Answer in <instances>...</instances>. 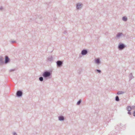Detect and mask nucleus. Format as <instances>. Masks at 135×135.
Listing matches in <instances>:
<instances>
[{
	"label": "nucleus",
	"mask_w": 135,
	"mask_h": 135,
	"mask_svg": "<svg viewBox=\"0 0 135 135\" xmlns=\"http://www.w3.org/2000/svg\"><path fill=\"white\" fill-rule=\"evenodd\" d=\"M132 107L130 106H128L127 107V110L128 111V113L129 115L131 114V113L130 112V111L132 109Z\"/></svg>",
	"instance_id": "f257e3e1"
},
{
	"label": "nucleus",
	"mask_w": 135,
	"mask_h": 135,
	"mask_svg": "<svg viewBox=\"0 0 135 135\" xmlns=\"http://www.w3.org/2000/svg\"><path fill=\"white\" fill-rule=\"evenodd\" d=\"M50 72H46L43 74V76L45 77H48L50 75Z\"/></svg>",
	"instance_id": "f03ea898"
},
{
	"label": "nucleus",
	"mask_w": 135,
	"mask_h": 135,
	"mask_svg": "<svg viewBox=\"0 0 135 135\" xmlns=\"http://www.w3.org/2000/svg\"><path fill=\"white\" fill-rule=\"evenodd\" d=\"M22 94V93L21 91H18L17 93V95L18 96H21Z\"/></svg>",
	"instance_id": "7ed1b4c3"
},
{
	"label": "nucleus",
	"mask_w": 135,
	"mask_h": 135,
	"mask_svg": "<svg viewBox=\"0 0 135 135\" xmlns=\"http://www.w3.org/2000/svg\"><path fill=\"white\" fill-rule=\"evenodd\" d=\"M125 46L123 44L120 45L119 46V48L120 49H122Z\"/></svg>",
	"instance_id": "20e7f679"
},
{
	"label": "nucleus",
	"mask_w": 135,
	"mask_h": 135,
	"mask_svg": "<svg viewBox=\"0 0 135 135\" xmlns=\"http://www.w3.org/2000/svg\"><path fill=\"white\" fill-rule=\"evenodd\" d=\"M5 63L8 62L9 60V59L8 57L7 56H6L5 57Z\"/></svg>",
	"instance_id": "39448f33"
},
{
	"label": "nucleus",
	"mask_w": 135,
	"mask_h": 135,
	"mask_svg": "<svg viewBox=\"0 0 135 135\" xmlns=\"http://www.w3.org/2000/svg\"><path fill=\"white\" fill-rule=\"evenodd\" d=\"M82 5L80 3H78L77 4V7L78 9H79L81 7Z\"/></svg>",
	"instance_id": "423d86ee"
},
{
	"label": "nucleus",
	"mask_w": 135,
	"mask_h": 135,
	"mask_svg": "<svg viewBox=\"0 0 135 135\" xmlns=\"http://www.w3.org/2000/svg\"><path fill=\"white\" fill-rule=\"evenodd\" d=\"M87 51L86 50H83L81 52V54L82 55H85L87 53Z\"/></svg>",
	"instance_id": "0eeeda50"
},
{
	"label": "nucleus",
	"mask_w": 135,
	"mask_h": 135,
	"mask_svg": "<svg viewBox=\"0 0 135 135\" xmlns=\"http://www.w3.org/2000/svg\"><path fill=\"white\" fill-rule=\"evenodd\" d=\"M57 63L58 65L60 66L62 65V62L60 61H58L57 62Z\"/></svg>",
	"instance_id": "6e6552de"
},
{
	"label": "nucleus",
	"mask_w": 135,
	"mask_h": 135,
	"mask_svg": "<svg viewBox=\"0 0 135 135\" xmlns=\"http://www.w3.org/2000/svg\"><path fill=\"white\" fill-rule=\"evenodd\" d=\"M95 62L97 64H99L100 63L99 60V59H97L95 60Z\"/></svg>",
	"instance_id": "1a4fd4ad"
},
{
	"label": "nucleus",
	"mask_w": 135,
	"mask_h": 135,
	"mask_svg": "<svg viewBox=\"0 0 135 135\" xmlns=\"http://www.w3.org/2000/svg\"><path fill=\"white\" fill-rule=\"evenodd\" d=\"M59 119L60 120H63L64 119V117L63 116H60L59 117Z\"/></svg>",
	"instance_id": "9d476101"
},
{
	"label": "nucleus",
	"mask_w": 135,
	"mask_h": 135,
	"mask_svg": "<svg viewBox=\"0 0 135 135\" xmlns=\"http://www.w3.org/2000/svg\"><path fill=\"white\" fill-rule=\"evenodd\" d=\"M122 19L124 21H126L127 20V18L126 17H123Z\"/></svg>",
	"instance_id": "9b49d317"
},
{
	"label": "nucleus",
	"mask_w": 135,
	"mask_h": 135,
	"mask_svg": "<svg viewBox=\"0 0 135 135\" xmlns=\"http://www.w3.org/2000/svg\"><path fill=\"white\" fill-rule=\"evenodd\" d=\"M123 93V92L122 91H118L117 93V94H122Z\"/></svg>",
	"instance_id": "f8f14e48"
},
{
	"label": "nucleus",
	"mask_w": 135,
	"mask_h": 135,
	"mask_svg": "<svg viewBox=\"0 0 135 135\" xmlns=\"http://www.w3.org/2000/svg\"><path fill=\"white\" fill-rule=\"evenodd\" d=\"M122 35V33H118L117 35V37H119L120 36H121Z\"/></svg>",
	"instance_id": "ddd939ff"
},
{
	"label": "nucleus",
	"mask_w": 135,
	"mask_h": 135,
	"mask_svg": "<svg viewBox=\"0 0 135 135\" xmlns=\"http://www.w3.org/2000/svg\"><path fill=\"white\" fill-rule=\"evenodd\" d=\"M116 100L117 101H118L119 100V97L118 96H117L116 98Z\"/></svg>",
	"instance_id": "4468645a"
},
{
	"label": "nucleus",
	"mask_w": 135,
	"mask_h": 135,
	"mask_svg": "<svg viewBox=\"0 0 135 135\" xmlns=\"http://www.w3.org/2000/svg\"><path fill=\"white\" fill-rule=\"evenodd\" d=\"M39 80L41 81H42L43 80V78L42 77H40L39 78Z\"/></svg>",
	"instance_id": "2eb2a0df"
},
{
	"label": "nucleus",
	"mask_w": 135,
	"mask_h": 135,
	"mask_svg": "<svg viewBox=\"0 0 135 135\" xmlns=\"http://www.w3.org/2000/svg\"><path fill=\"white\" fill-rule=\"evenodd\" d=\"M80 103H81V100H80L77 103V104L78 105H79L80 104Z\"/></svg>",
	"instance_id": "dca6fc26"
},
{
	"label": "nucleus",
	"mask_w": 135,
	"mask_h": 135,
	"mask_svg": "<svg viewBox=\"0 0 135 135\" xmlns=\"http://www.w3.org/2000/svg\"><path fill=\"white\" fill-rule=\"evenodd\" d=\"M2 57H0V61H2Z\"/></svg>",
	"instance_id": "f3484780"
},
{
	"label": "nucleus",
	"mask_w": 135,
	"mask_h": 135,
	"mask_svg": "<svg viewBox=\"0 0 135 135\" xmlns=\"http://www.w3.org/2000/svg\"><path fill=\"white\" fill-rule=\"evenodd\" d=\"M97 71H98L99 73H100V71L99 70H97Z\"/></svg>",
	"instance_id": "a211bd4d"
},
{
	"label": "nucleus",
	"mask_w": 135,
	"mask_h": 135,
	"mask_svg": "<svg viewBox=\"0 0 135 135\" xmlns=\"http://www.w3.org/2000/svg\"><path fill=\"white\" fill-rule=\"evenodd\" d=\"M133 115H134V116H135V111L134 112Z\"/></svg>",
	"instance_id": "6ab92c4d"
}]
</instances>
